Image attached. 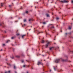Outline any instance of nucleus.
<instances>
[{
    "label": "nucleus",
    "mask_w": 73,
    "mask_h": 73,
    "mask_svg": "<svg viewBox=\"0 0 73 73\" xmlns=\"http://www.w3.org/2000/svg\"><path fill=\"white\" fill-rule=\"evenodd\" d=\"M17 57H18V58H19V57H20V56H16Z\"/></svg>",
    "instance_id": "nucleus-19"
},
{
    "label": "nucleus",
    "mask_w": 73,
    "mask_h": 73,
    "mask_svg": "<svg viewBox=\"0 0 73 73\" xmlns=\"http://www.w3.org/2000/svg\"><path fill=\"white\" fill-rule=\"evenodd\" d=\"M56 19V20H58V19H59V18H58V17H57Z\"/></svg>",
    "instance_id": "nucleus-15"
},
{
    "label": "nucleus",
    "mask_w": 73,
    "mask_h": 73,
    "mask_svg": "<svg viewBox=\"0 0 73 73\" xmlns=\"http://www.w3.org/2000/svg\"><path fill=\"white\" fill-rule=\"evenodd\" d=\"M50 42H48L47 44L46 45V48H47V47H48V45H49V44H50Z\"/></svg>",
    "instance_id": "nucleus-3"
},
{
    "label": "nucleus",
    "mask_w": 73,
    "mask_h": 73,
    "mask_svg": "<svg viewBox=\"0 0 73 73\" xmlns=\"http://www.w3.org/2000/svg\"><path fill=\"white\" fill-rule=\"evenodd\" d=\"M47 17H49V14L46 15Z\"/></svg>",
    "instance_id": "nucleus-10"
},
{
    "label": "nucleus",
    "mask_w": 73,
    "mask_h": 73,
    "mask_svg": "<svg viewBox=\"0 0 73 73\" xmlns=\"http://www.w3.org/2000/svg\"><path fill=\"white\" fill-rule=\"evenodd\" d=\"M23 26H25V24H24Z\"/></svg>",
    "instance_id": "nucleus-28"
},
{
    "label": "nucleus",
    "mask_w": 73,
    "mask_h": 73,
    "mask_svg": "<svg viewBox=\"0 0 73 73\" xmlns=\"http://www.w3.org/2000/svg\"><path fill=\"white\" fill-rule=\"evenodd\" d=\"M44 27L43 26H42V27Z\"/></svg>",
    "instance_id": "nucleus-42"
},
{
    "label": "nucleus",
    "mask_w": 73,
    "mask_h": 73,
    "mask_svg": "<svg viewBox=\"0 0 73 73\" xmlns=\"http://www.w3.org/2000/svg\"><path fill=\"white\" fill-rule=\"evenodd\" d=\"M17 36H19V35H20V34H19V33L17 34Z\"/></svg>",
    "instance_id": "nucleus-17"
},
{
    "label": "nucleus",
    "mask_w": 73,
    "mask_h": 73,
    "mask_svg": "<svg viewBox=\"0 0 73 73\" xmlns=\"http://www.w3.org/2000/svg\"><path fill=\"white\" fill-rule=\"evenodd\" d=\"M72 3H73V1H72Z\"/></svg>",
    "instance_id": "nucleus-29"
},
{
    "label": "nucleus",
    "mask_w": 73,
    "mask_h": 73,
    "mask_svg": "<svg viewBox=\"0 0 73 73\" xmlns=\"http://www.w3.org/2000/svg\"><path fill=\"white\" fill-rule=\"evenodd\" d=\"M1 7H3V4L1 3Z\"/></svg>",
    "instance_id": "nucleus-13"
},
{
    "label": "nucleus",
    "mask_w": 73,
    "mask_h": 73,
    "mask_svg": "<svg viewBox=\"0 0 73 73\" xmlns=\"http://www.w3.org/2000/svg\"><path fill=\"white\" fill-rule=\"evenodd\" d=\"M44 40H42V43H44Z\"/></svg>",
    "instance_id": "nucleus-12"
},
{
    "label": "nucleus",
    "mask_w": 73,
    "mask_h": 73,
    "mask_svg": "<svg viewBox=\"0 0 73 73\" xmlns=\"http://www.w3.org/2000/svg\"><path fill=\"white\" fill-rule=\"evenodd\" d=\"M9 7H11V5H9Z\"/></svg>",
    "instance_id": "nucleus-30"
},
{
    "label": "nucleus",
    "mask_w": 73,
    "mask_h": 73,
    "mask_svg": "<svg viewBox=\"0 0 73 73\" xmlns=\"http://www.w3.org/2000/svg\"><path fill=\"white\" fill-rule=\"evenodd\" d=\"M52 28H54V27L53 26L52 27Z\"/></svg>",
    "instance_id": "nucleus-26"
},
{
    "label": "nucleus",
    "mask_w": 73,
    "mask_h": 73,
    "mask_svg": "<svg viewBox=\"0 0 73 73\" xmlns=\"http://www.w3.org/2000/svg\"><path fill=\"white\" fill-rule=\"evenodd\" d=\"M5 44H3V46H5Z\"/></svg>",
    "instance_id": "nucleus-23"
},
{
    "label": "nucleus",
    "mask_w": 73,
    "mask_h": 73,
    "mask_svg": "<svg viewBox=\"0 0 73 73\" xmlns=\"http://www.w3.org/2000/svg\"><path fill=\"white\" fill-rule=\"evenodd\" d=\"M14 69H16V66H14Z\"/></svg>",
    "instance_id": "nucleus-21"
},
{
    "label": "nucleus",
    "mask_w": 73,
    "mask_h": 73,
    "mask_svg": "<svg viewBox=\"0 0 73 73\" xmlns=\"http://www.w3.org/2000/svg\"><path fill=\"white\" fill-rule=\"evenodd\" d=\"M42 63L41 62H38V64H37V65H40V64H42Z\"/></svg>",
    "instance_id": "nucleus-4"
},
{
    "label": "nucleus",
    "mask_w": 73,
    "mask_h": 73,
    "mask_svg": "<svg viewBox=\"0 0 73 73\" xmlns=\"http://www.w3.org/2000/svg\"><path fill=\"white\" fill-rule=\"evenodd\" d=\"M25 36V35H23L22 36V38H23L24 36Z\"/></svg>",
    "instance_id": "nucleus-6"
},
{
    "label": "nucleus",
    "mask_w": 73,
    "mask_h": 73,
    "mask_svg": "<svg viewBox=\"0 0 73 73\" xmlns=\"http://www.w3.org/2000/svg\"><path fill=\"white\" fill-rule=\"evenodd\" d=\"M11 58H12V59L13 58V57H12Z\"/></svg>",
    "instance_id": "nucleus-32"
},
{
    "label": "nucleus",
    "mask_w": 73,
    "mask_h": 73,
    "mask_svg": "<svg viewBox=\"0 0 73 73\" xmlns=\"http://www.w3.org/2000/svg\"><path fill=\"white\" fill-rule=\"evenodd\" d=\"M67 33H66V35H67Z\"/></svg>",
    "instance_id": "nucleus-39"
},
{
    "label": "nucleus",
    "mask_w": 73,
    "mask_h": 73,
    "mask_svg": "<svg viewBox=\"0 0 73 73\" xmlns=\"http://www.w3.org/2000/svg\"><path fill=\"white\" fill-rule=\"evenodd\" d=\"M50 72H51V70H50Z\"/></svg>",
    "instance_id": "nucleus-36"
},
{
    "label": "nucleus",
    "mask_w": 73,
    "mask_h": 73,
    "mask_svg": "<svg viewBox=\"0 0 73 73\" xmlns=\"http://www.w3.org/2000/svg\"><path fill=\"white\" fill-rule=\"evenodd\" d=\"M61 3H68V1L66 0H64L63 1H60Z\"/></svg>",
    "instance_id": "nucleus-2"
},
{
    "label": "nucleus",
    "mask_w": 73,
    "mask_h": 73,
    "mask_svg": "<svg viewBox=\"0 0 73 73\" xmlns=\"http://www.w3.org/2000/svg\"><path fill=\"white\" fill-rule=\"evenodd\" d=\"M31 30V29H30V30H29V31H30Z\"/></svg>",
    "instance_id": "nucleus-43"
},
{
    "label": "nucleus",
    "mask_w": 73,
    "mask_h": 73,
    "mask_svg": "<svg viewBox=\"0 0 73 73\" xmlns=\"http://www.w3.org/2000/svg\"><path fill=\"white\" fill-rule=\"evenodd\" d=\"M22 27H23V26H22Z\"/></svg>",
    "instance_id": "nucleus-44"
},
{
    "label": "nucleus",
    "mask_w": 73,
    "mask_h": 73,
    "mask_svg": "<svg viewBox=\"0 0 73 73\" xmlns=\"http://www.w3.org/2000/svg\"><path fill=\"white\" fill-rule=\"evenodd\" d=\"M52 32V33H54V32Z\"/></svg>",
    "instance_id": "nucleus-41"
},
{
    "label": "nucleus",
    "mask_w": 73,
    "mask_h": 73,
    "mask_svg": "<svg viewBox=\"0 0 73 73\" xmlns=\"http://www.w3.org/2000/svg\"><path fill=\"white\" fill-rule=\"evenodd\" d=\"M25 67V65H24L23 66V67Z\"/></svg>",
    "instance_id": "nucleus-27"
},
{
    "label": "nucleus",
    "mask_w": 73,
    "mask_h": 73,
    "mask_svg": "<svg viewBox=\"0 0 73 73\" xmlns=\"http://www.w3.org/2000/svg\"><path fill=\"white\" fill-rule=\"evenodd\" d=\"M5 33H6V32H5Z\"/></svg>",
    "instance_id": "nucleus-45"
},
{
    "label": "nucleus",
    "mask_w": 73,
    "mask_h": 73,
    "mask_svg": "<svg viewBox=\"0 0 73 73\" xmlns=\"http://www.w3.org/2000/svg\"><path fill=\"white\" fill-rule=\"evenodd\" d=\"M15 73H17V72H16V71H15Z\"/></svg>",
    "instance_id": "nucleus-35"
},
{
    "label": "nucleus",
    "mask_w": 73,
    "mask_h": 73,
    "mask_svg": "<svg viewBox=\"0 0 73 73\" xmlns=\"http://www.w3.org/2000/svg\"><path fill=\"white\" fill-rule=\"evenodd\" d=\"M10 71H8V73H10Z\"/></svg>",
    "instance_id": "nucleus-25"
},
{
    "label": "nucleus",
    "mask_w": 73,
    "mask_h": 73,
    "mask_svg": "<svg viewBox=\"0 0 73 73\" xmlns=\"http://www.w3.org/2000/svg\"><path fill=\"white\" fill-rule=\"evenodd\" d=\"M33 21V20H32V19H29V21Z\"/></svg>",
    "instance_id": "nucleus-7"
},
{
    "label": "nucleus",
    "mask_w": 73,
    "mask_h": 73,
    "mask_svg": "<svg viewBox=\"0 0 73 73\" xmlns=\"http://www.w3.org/2000/svg\"><path fill=\"white\" fill-rule=\"evenodd\" d=\"M53 68H54V70H56V68H55V67L54 66Z\"/></svg>",
    "instance_id": "nucleus-11"
},
{
    "label": "nucleus",
    "mask_w": 73,
    "mask_h": 73,
    "mask_svg": "<svg viewBox=\"0 0 73 73\" xmlns=\"http://www.w3.org/2000/svg\"><path fill=\"white\" fill-rule=\"evenodd\" d=\"M7 73V72H5V73Z\"/></svg>",
    "instance_id": "nucleus-38"
},
{
    "label": "nucleus",
    "mask_w": 73,
    "mask_h": 73,
    "mask_svg": "<svg viewBox=\"0 0 73 73\" xmlns=\"http://www.w3.org/2000/svg\"><path fill=\"white\" fill-rule=\"evenodd\" d=\"M10 42V40H7L6 42L7 43H8V42Z\"/></svg>",
    "instance_id": "nucleus-8"
},
{
    "label": "nucleus",
    "mask_w": 73,
    "mask_h": 73,
    "mask_svg": "<svg viewBox=\"0 0 73 73\" xmlns=\"http://www.w3.org/2000/svg\"><path fill=\"white\" fill-rule=\"evenodd\" d=\"M27 73H28V72H27Z\"/></svg>",
    "instance_id": "nucleus-37"
},
{
    "label": "nucleus",
    "mask_w": 73,
    "mask_h": 73,
    "mask_svg": "<svg viewBox=\"0 0 73 73\" xmlns=\"http://www.w3.org/2000/svg\"><path fill=\"white\" fill-rule=\"evenodd\" d=\"M53 47H50V50H52V49H53Z\"/></svg>",
    "instance_id": "nucleus-5"
},
{
    "label": "nucleus",
    "mask_w": 73,
    "mask_h": 73,
    "mask_svg": "<svg viewBox=\"0 0 73 73\" xmlns=\"http://www.w3.org/2000/svg\"><path fill=\"white\" fill-rule=\"evenodd\" d=\"M22 62H24V60H22L21 61Z\"/></svg>",
    "instance_id": "nucleus-24"
},
{
    "label": "nucleus",
    "mask_w": 73,
    "mask_h": 73,
    "mask_svg": "<svg viewBox=\"0 0 73 73\" xmlns=\"http://www.w3.org/2000/svg\"><path fill=\"white\" fill-rule=\"evenodd\" d=\"M13 38H14V37H12L11 38V39H13Z\"/></svg>",
    "instance_id": "nucleus-22"
},
{
    "label": "nucleus",
    "mask_w": 73,
    "mask_h": 73,
    "mask_svg": "<svg viewBox=\"0 0 73 73\" xmlns=\"http://www.w3.org/2000/svg\"><path fill=\"white\" fill-rule=\"evenodd\" d=\"M2 50H3V49H1V51H2Z\"/></svg>",
    "instance_id": "nucleus-31"
},
{
    "label": "nucleus",
    "mask_w": 73,
    "mask_h": 73,
    "mask_svg": "<svg viewBox=\"0 0 73 73\" xmlns=\"http://www.w3.org/2000/svg\"><path fill=\"white\" fill-rule=\"evenodd\" d=\"M43 24H46V23H45V22H43Z\"/></svg>",
    "instance_id": "nucleus-18"
},
{
    "label": "nucleus",
    "mask_w": 73,
    "mask_h": 73,
    "mask_svg": "<svg viewBox=\"0 0 73 73\" xmlns=\"http://www.w3.org/2000/svg\"><path fill=\"white\" fill-rule=\"evenodd\" d=\"M51 25H51V24H49V26Z\"/></svg>",
    "instance_id": "nucleus-33"
},
{
    "label": "nucleus",
    "mask_w": 73,
    "mask_h": 73,
    "mask_svg": "<svg viewBox=\"0 0 73 73\" xmlns=\"http://www.w3.org/2000/svg\"><path fill=\"white\" fill-rule=\"evenodd\" d=\"M24 22H25L26 21V19H25L24 20Z\"/></svg>",
    "instance_id": "nucleus-16"
},
{
    "label": "nucleus",
    "mask_w": 73,
    "mask_h": 73,
    "mask_svg": "<svg viewBox=\"0 0 73 73\" xmlns=\"http://www.w3.org/2000/svg\"><path fill=\"white\" fill-rule=\"evenodd\" d=\"M38 33H40V32H38Z\"/></svg>",
    "instance_id": "nucleus-34"
},
{
    "label": "nucleus",
    "mask_w": 73,
    "mask_h": 73,
    "mask_svg": "<svg viewBox=\"0 0 73 73\" xmlns=\"http://www.w3.org/2000/svg\"><path fill=\"white\" fill-rule=\"evenodd\" d=\"M62 61H65V60H64V59H62Z\"/></svg>",
    "instance_id": "nucleus-14"
},
{
    "label": "nucleus",
    "mask_w": 73,
    "mask_h": 73,
    "mask_svg": "<svg viewBox=\"0 0 73 73\" xmlns=\"http://www.w3.org/2000/svg\"><path fill=\"white\" fill-rule=\"evenodd\" d=\"M32 69H33V68H32Z\"/></svg>",
    "instance_id": "nucleus-46"
},
{
    "label": "nucleus",
    "mask_w": 73,
    "mask_h": 73,
    "mask_svg": "<svg viewBox=\"0 0 73 73\" xmlns=\"http://www.w3.org/2000/svg\"><path fill=\"white\" fill-rule=\"evenodd\" d=\"M72 20H73V19H72Z\"/></svg>",
    "instance_id": "nucleus-40"
},
{
    "label": "nucleus",
    "mask_w": 73,
    "mask_h": 73,
    "mask_svg": "<svg viewBox=\"0 0 73 73\" xmlns=\"http://www.w3.org/2000/svg\"><path fill=\"white\" fill-rule=\"evenodd\" d=\"M28 11H26L25 12V13H28Z\"/></svg>",
    "instance_id": "nucleus-20"
},
{
    "label": "nucleus",
    "mask_w": 73,
    "mask_h": 73,
    "mask_svg": "<svg viewBox=\"0 0 73 73\" xmlns=\"http://www.w3.org/2000/svg\"><path fill=\"white\" fill-rule=\"evenodd\" d=\"M60 59H56V60L55 61V62L56 63H58L59 61H60Z\"/></svg>",
    "instance_id": "nucleus-1"
},
{
    "label": "nucleus",
    "mask_w": 73,
    "mask_h": 73,
    "mask_svg": "<svg viewBox=\"0 0 73 73\" xmlns=\"http://www.w3.org/2000/svg\"><path fill=\"white\" fill-rule=\"evenodd\" d=\"M72 28L71 27H69V28H68V29H71Z\"/></svg>",
    "instance_id": "nucleus-9"
}]
</instances>
